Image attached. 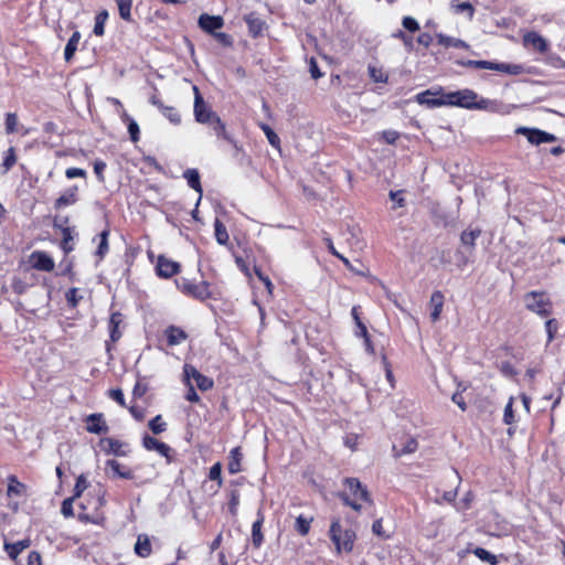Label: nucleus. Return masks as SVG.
<instances>
[{
	"label": "nucleus",
	"mask_w": 565,
	"mask_h": 565,
	"mask_svg": "<svg viewBox=\"0 0 565 565\" xmlns=\"http://www.w3.org/2000/svg\"><path fill=\"white\" fill-rule=\"evenodd\" d=\"M446 106L460 107L470 110H487L498 113L502 108V103L479 97L478 94L469 88L455 92H446Z\"/></svg>",
	"instance_id": "nucleus-1"
},
{
	"label": "nucleus",
	"mask_w": 565,
	"mask_h": 565,
	"mask_svg": "<svg viewBox=\"0 0 565 565\" xmlns=\"http://www.w3.org/2000/svg\"><path fill=\"white\" fill-rule=\"evenodd\" d=\"M456 63L465 67L498 71L510 75L523 73V66L520 64L498 63L486 60H459Z\"/></svg>",
	"instance_id": "nucleus-2"
},
{
	"label": "nucleus",
	"mask_w": 565,
	"mask_h": 565,
	"mask_svg": "<svg viewBox=\"0 0 565 565\" xmlns=\"http://www.w3.org/2000/svg\"><path fill=\"white\" fill-rule=\"evenodd\" d=\"M330 537L335 545L338 552H351L353 550V541L350 535V529L340 520H333L330 526Z\"/></svg>",
	"instance_id": "nucleus-3"
},
{
	"label": "nucleus",
	"mask_w": 565,
	"mask_h": 565,
	"mask_svg": "<svg viewBox=\"0 0 565 565\" xmlns=\"http://www.w3.org/2000/svg\"><path fill=\"white\" fill-rule=\"evenodd\" d=\"M525 306L529 310L548 317L552 313V301L544 297V294L530 291L525 295Z\"/></svg>",
	"instance_id": "nucleus-4"
},
{
	"label": "nucleus",
	"mask_w": 565,
	"mask_h": 565,
	"mask_svg": "<svg viewBox=\"0 0 565 565\" xmlns=\"http://www.w3.org/2000/svg\"><path fill=\"white\" fill-rule=\"evenodd\" d=\"M363 509L369 516H375L374 502L370 491L355 478V513H360Z\"/></svg>",
	"instance_id": "nucleus-5"
},
{
	"label": "nucleus",
	"mask_w": 565,
	"mask_h": 565,
	"mask_svg": "<svg viewBox=\"0 0 565 565\" xmlns=\"http://www.w3.org/2000/svg\"><path fill=\"white\" fill-rule=\"evenodd\" d=\"M446 92L443 87H438L437 89L429 88L424 92L418 93L415 96V100L423 106L428 108H436L446 106Z\"/></svg>",
	"instance_id": "nucleus-6"
},
{
	"label": "nucleus",
	"mask_w": 565,
	"mask_h": 565,
	"mask_svg": "<svg viewBox=\"0 0 565 565\" xmlns=\"http://www.w3.org/2000/svg\"><path fill=\"white\" fill-rule=\"evenodd\" d=\"M515 132L524 136L527 141L532 145L539 146L541 143L555 142L557 137L545 130L530 127H519Z\"/></svg>",
	"instance_id": "nucleus-7"
},
{
	"label": "nucleus",
	"mask_w": 565,
	"mask_h": 565,
	"mask_svg": "<svg viewBox=\"0 0 565 565\" xmlns=\"http://www.w3.org/2000/svg\"><path fill=\"white\" fill-rule=\"evenodd\" d=\"M183 375H184V380H185V383H191L190 381L191 380H194L195 381V384L196 386L201 390V391H207L210 388L213 387L214 385V382L212 379L203 375L202 373H200L193 365L191 364H185L183 366Z\"/></svg>",
	"instance_id": "nucleus-8"
},
{
	"label": "nucleus",
	"mask_w": 565,
	"mask_h": 565,
	"mask_svg": "<svg viewBox=\"0 0 565 565\" xmlns=\"http://www.w3.org/2000/svg\"><path fill=\"white\" fill-rule=\"evenodd\" d=\"M195 121L199 124H209L218 115L209 106L204 99H196L193 107Z\"/></svg>",
	"instance_id": "nucleus-9"
},
{
	"label": "nucleus",
	"mask_w": 565,
	"mask_h": 565,
	"mask_svg": "<svg viewBox=\"0 0 565 565\" xmlns=\"http://www.w3.org/2000/svg\"><path fill=\"white\" fill-rule=\"evenodd\" d=\"M198 23L203 31L214 35L216 33L215 31L224 25V20L221 15H210L207 13H202L199 17Z\"/></svg>",
	"instance_id": "nucleus-10"
},
{
	"label": "nucleus",
	"mask_w": 565,
	"mask_h": 565,
	"mask_svg": "<svg viewBox=\"0 0 565 565\" xmlns=\"http://www.w3.org/2000/svg\"><path fill=\"white\" fill-rule=\"evenodd\" d=\"M100 449L106 454H113L115 456L124 457L127 456L128 450H126L127 445L114 438H102L99 440Z\"/></svg>",
	"instance_id": "nucleus-11"
},
{
	"label": "nucleus",
	"mask_w": 565,
	"mask_h": 565,
	"mask_svg": "<svg viewBox=\"0 0 565 565\" xmlns=\"http://www.w3.org/2000/svg\"><path fill=\"white\" fill-rule=\"evenodd\" d=\"M106 473L110 478H121V479H134V473L126 466H122L115 459H110L106 461Z\"/></svg>",
	"instance_id": "nucleus-12"
},
{
	"label": "nucleus",
	"mask_w": 565,
	"mask_h": 565,
	"mask_svg": "<svg viewBox=\"0 0 565 565\" xmlns=\"http://www.w3.org/2000/svg\"><path fill=\"white\" fill-rule=\"evenodd\" d=\"M33 268L43 271H52L54 269V260L44 252H33L30 256Z\"/></svg>",
	"instance_id": "nucleus-13"
},
{
	"label": "nucleus",
	"mask_w": 565,
	"mask_h": 565,
	"mask_svg": "<svg viewBox=\"0 0 565 565\" xmlns=\"http://www.w3.org/2000/svg\"><path fill=\"white\" fill-rule=\"evenodd\" d=\"M355 335L363 339L364 350L369 354H374V347H373V342L371 339V334H370L366 326L360 319L356 311H355Z\"/></svg>",
	"instance_id": "nucleus-14"
},
{
	"label": "nucleus",
	"mask_w": 565,
	"mask_h": 565,
	"mask_svg": "<svg viewBox=\"0 0 565 565\" xmlns=\"http://www.w3.org/2000/svg\"><path fill=\"white\" fill-rule=\"evenodd\" d=\"M86 423L88 433L100 435L108 431V426L103 419V414H90L87 416Z\"/></svg>",
	"instance_id": "nucleus-15"
},
{
	"label": "nucleus",
	"mask_w": 565,
	"mask_h": 565,
	"mask_svg": "<svg viewBox=\"0 0 565 565\" xmlns=\"http://www.w3.org/2000/svg\"><path fill=\"white\" fill-rule=\"evenodd\" d=\"M180 265L163 256L158 258L157 273L159 276L169 278L179 271Z\"/></svg>",
	"instance_id": "nucleus-16"
},
{
	"label": "nucleus",
	"mask_w": 565,
	"mask_h": 565,
	"mask_svg": "<svg viewBox=\"0 0 565 565\" xmlns=\"http://www.w3.org/2000/svg\"><path fill=\"white\" fill-rule=\"evenodd\" d=\"M178 286L183 292L198 299H204L209 296V290L205 284L195 285L183 279V281Z\"/></svg>",
	"instance_id": "nucleus-17"
},
{
	"label": "nucleus",
	"mask_w": 565,
	"mask_h": 565,
	"mask_svg": "<svg viewBox=\"0 0 565 565\" xmlns=\"http://www.w3.org/2000/svg\"><path fill=\"white\" fill-rule=\"evenodd\" d=\"M525 45H532L540 53H545L548 50L547 41L537 32L531 31L523 36Z\"/></svg>",
	"instance_id": "nucleus-18"
},
{
	"label": "nucleus",
	"mask_w": 565,
	"mask_h": 565,
	"mask_svg": "<svg viewBox=\"0 0 565 565\" xmlns=\"http://www.w3.org/2000/svg\"><path fill=\"white\" fill-rule=\"evenodd\" d=\"M142 445L147 450H156L163 457H169V452L171 448L164 443L159 441L158 439L146 435L142 439Z\"/></svg>",
	"instance_id": "nucleus-19"
},
{
	"label": "nucleus",
	"mask_w": 565,
	"mask_h": 565,
	"mask_svg": "<svg viewBox=\"0 0 565 565\" xmlns=\"http://www.w3.org/2000/svg\"><path fill=\"white\" fill-rule=\"evenodd\" d=\"M244 20L247 23L248 32L253 38L262 34L265 28V22L255 12L246 14Z\"/></svg>",
	"instance_id": "nucleus-20"
},
{
	"label": "nucleus",
	"mask_w": 565,
	"mask_h": 565,
	"mask_svg": "<svg viewBox=\"0 0 565 565\" xmlns=\"http://www.w3.org/2000/svg\"><path fill=\"white\" fill-rule=\"evenodd\" d=\"M444 299H445L444 295L439 290L434 291L430 297V302H429L430 307H431L430 319L433 322H436L440 318V313H441L443 307H444Z\"/></svg>",
	"instance_id": "nucleus-21"
},
{
	"label": "nucleus",
	"mask_w": 565,
	"mask_h": 565,
	"mask_svg": "<svg viewBox=\"0 0 565 565\" xmlns=\"http://www.w3.org/2000/svg\"><path fill=\"white\" fill-rule=\"evenodd\" d=\"M31 545L30 539H24L15 543L4 542V550L12 561H17L18 556L22 551Z\"/></svg>",
	"instance_id": "nucleus-22"
},
{
	"label": "nucleus",
	"mask_w": 565,
	"mask_h": 565,
	"mask_svg": "<svg viewBox=\"0 0 565 565\" xmlns=\"http://www.w3.org/2000/svg\"><path fill=\"white\" fill-rule=\"evenodd\" d=\"M183 177L188 181L189 186L199 193V199L196 202V205H199L203 193L199 171L196 169H188L183 173Z\"/></svg>",
	"instance_id": "nucleus-23"
},
{
	"label": "nucleus",
	"mask_w": 565,
	"mask_h": 565,
	"mask_svg": "<svg viewBox=\"0 0 565 565\" xmlns=\"http://www.w3.org/2000/svg\"><path fill=\"white\" fill-rule=\"evenodd\" d=\"M207 125L211 127V129L215 132V135L218 138H222L228 142L235 145L233 138L227 134L226 126H225L224 121L220 118V116L215 117V119L210 121Z\"/></svg>",
	"instance_id": "nucleus-24"
},
{
	"label": "nucleus",
	"mask_w": 565,
	"mask_h": 565,
	"mask_svg": "<svg viewBox=\"0 0 565 565\" xmlns=\"http://www.w3.org/2000/svg\"><path fill=\"white\" fill-rule=\"evenodd\" d=\"M166 335H167V340H168V344L169 345L180 344L181 342H183L188 338V335H186L184 330H182V329H180L178 327H174V326H170L166 330Z\"/></svg>",
	"instance_id": "nucleus-25"
},
{
	"label": "nucleus",
	"mask_w": 565,
	"mask_h": 565,
	"mask_svg": "<svg viewBox=\"0 0 565 565\" xmlns=\"http://www.w3.org/2000/svg\"><path fill=\"white\" fill-rule=\"evenodd\" d=\"M436 39H437L438 44H440L445 47L452 46V47L465 49V50H468L470 47L469 44L466 43L465 41L445 35L443 33H438L436 35Z\"/></svg>",
	"instance_id": "nucleus-26"
},
{
	"label": "nucleus",
	"mask_w": 565,
	"mask_h": 565,
	"mask_svg": "<svg viewBox=\"0 0 565 565\" xmlns=\"http://www.w3.org/2000/svg\"><path fill=\"white\" fill-rule=\"evenodd\" d=\"M135 552L140 557H148L151 554V543L148 535H138L135 544Z\"/></svg>",
	"instance_id": "nucleus-27"
},
{
	"label": "nucleus",
	"mask_w": 565,
	"mask_h": 565,
	"mask_svg": "<svg viewBox=\"0 0 565 565\" xmlns=\"http://www.w3.org/2000/svg\"><path fill=\"white\" fill-rule=\"evenodd\" d=\"M418 443L415 438H408L402 446L398 448L397 445H393V454L395 458H399L403 455L413 454L417 450Z\"/></svg>",
	"instance_id": "nucleus-28"
},
{
	"label": "nucleus",
	"mask_w": 565,
	"mask_h": 565,
	"mask_svg": "<svg viewBox=\"0 0 565 565\" xmlns=\"http://www.w3.org/2000/svg\"><path fill=\"white\" fill-rule=\"evenodd\" d=\"M263 522H264V518L260 514V512H258V519L253 523V526H252V542L256 548H258L262 545L263 540H264V536L262 533Z\"/></svg>",
	"instance_id": "nucleus-29"
},
{
	"label": "nucleus",
	"mask_w": 565,
	"mask_h": 565,
	"mask_svg": "<svg viewBox=\"0 0 565 565\" xmlns=\"http://www.w3.org/2000/svg\"><path fill=\"white\" fill-rule=\"evenodd\" d=\"M242 452L239 447H235L230 452L228 472L235 475L241 471Z\"/></svg>",
	"instance_id": "nucleus-30"
},
{
	"label": "nucleus",
	"mask_w": 565,
	"mask_h": 565,
	"mask_svg": "<svg viewBox=\"0 0 565 565\" xmlns=\"http://www.w3.org/2000/svg\"><path fill=\"white\" fill-rule=\"evenodd\" d=\"M9 484L7 494L8 497L12 495H22L26 491V486L18 480L15 476H9L8 478Z\"/></svg>",
	"instance_id": "nucleus-31"
},
{
	"label": "nucleus",
	"mask_w": 565,
	"mask_h": 565,
	"mask_svg": "<svg viewBox=\"0 0 565 565\" xmlns=\"http://www.w3.org/2000/svg\"><path fill=\"white\" fill-rule=\"evenodd\" d=\"M79 40H81V33L78 31H75L72 34V36L70 38V40L67 41L65 50H64V58L66 62H70L73 58V56L77 50Z\"/></svg>",
	"instance_id": "nucleus-32"
},
{
	"label": "nucleus",
	"mask_w": 565,
	"mask_h": 565,
	"mask_svg": "<svg viewBox=\"0 0 565 565\" xmlns=\"http://www.w3.org/2000/svg\"><path fill=\"white\" fill-rule=\"evenodd\" d=\"M481 235V231L479 228L475 230H466L460 235L461 244L470 249L475 248L476 239Z\"/></svg>",
	"instance_id": "nucleus-33"
},
{
	"label": "nucleus",
	"mask_w": 565,
	"mask_h": 565,
	"mask_svg": "<svg viewBox=\"0 0 565 565\" xmlns=\"http://www.w3.org/2000/svg\"><path fill=\"white\" fill-rule=\"evenodd\" d=\"M122 322V315L120 312H114L110 316L109 320V327H110V339L113 342H116L121 337V333L119 332L118 328L119 324Z\"/></svg>",
	"instance_id": "nucleus-34"
},
{
	"label": "nucleus",
	"mask_w": 565,
	"mask_h": 565,
	"mask_svg": "<svg viewBox=\"0 0 565 565\" xmlns=\"http://www.w3.org/2000/svg\"><path fill=\"white\" fill-rule=\"evenodd\" d=\"M108 19V12L103 10L98 12L95 17V25H94V34L97 36H103L105 33V23Z\"/></svg>",
	"instance_id": "nucleus-35"
},
{
	"label": "nucleus",
	"mask_w": 565,
	"mask_h": 565,
	"mask_svg": "<svg viewBox=\"0 0 565 565\" xmlns=\"http://www.w3.org/2000/svg\"><path fill=\"white\" fill-rule=\"evenodd\" d=\"M214 230H215V238H216L217 243L221 245L227 244L228 238H230L227 230H226L225 225L218 218H216L214 222Z\"/></svg>",
	"instance_id": "nucleus-36"
},
{
	"label": "nucleus",
	"mask_w": 565,
	"mask_h": 565,
	"mask_svg": "<svg viewBox=\"0 0 565 565\" xmlns=\"http://www.w3.org/2000/svg\"><path fill=\"white\" fill-rule=\"evenodd\" d=\"M118 7L119 15L122 20L131 21L132 0H115Z\"/></svg>",
	"instance_id": "nucleus-37"
},
{
	"label": "nucleus",
	"mask_w": 565,
	"mask_h": 565,
	"mask_svg": "<svg viewBox=\"0 0 565 565\" xmlns=\"http://www.w3.org/2000/svg\"><path fill=\"white\" fill-rule=\"evenodd\" d=\"M472 553L482 562H487L490 565H498L497 556L483 547H476L472 550Z\"/></svg>",
	"instance_id": "nucleus-38"
},
{
	"label": "nucleus",
	"mask_w": 565,
	"mask_h": 565,
	"mask_svg": "<svg viewBox=\"0 0 565 565\" xmlns=\"http://www.w3.org/2000/svg\"><path fill=\"white\" fill-rule=\"evenodd\" d=\"M77 188H74L64 194H62L56 201H55V207L60 209L62 206L71 205L76 202V192Z\"/></svg>",
	"instance_id": "nucleus-39"
},
{
	"label": "nucleus",
	"mask_w": 565,
	"mask_h": 565,
	"mask_svg": "<svg viewBox=\"0 0 565 565\" xmlns=\"http://www.w3.org/2000/svg\"><path fill=\"white\" fill-rule=\"evenodd\" d=\"M160 110L162 115L173 125H179L181 122V116L174 107L164 105Z\"/></svg>",
	"instance_id": "nucleus-40"
},
{
	"label": "nucleus",
	"mask_w": 565,
	"mask_h": 565,
	"mask_svg": "<svg viewBox=\"0 0 565 565\" xmlns=\"http://www.w3.org/2000/svg\"><path fill=\"white\" fill-rule=\"evenodd\" d=\"M311 519L299 515L296 519L295 529L300 535H307L310 530Z\"/></svg>",
	"instance_id": "nucleus-41"
},
{
	"label": "nucleus",
	"mask_w": 565,
	"mask_h": 565,
	"mask_svg": "<svg viewBox=\"0 0 565 565\" xmlns=\"http://www.w3.org/2000/svg\"><path fill=\"white\" fill-rule=\"evenodd\" d=\"M393 38L402 40L408 53L414 51L413 38L407 35L403 30H397L395 33H393Z\"/></svg>",
	"instance_id": "nucleus-42"
},
{
	"label": "nucleus",
	"mask_w": 565,
	"mask_h": 565,
	"mask_svg": "<svg viewBox=\"0 0 565 565\" xmlns=\"http://www.w3.org/2000/svg\"><path fill=\"white\" fill-rule=\"evenodd\" d=\"M355 275L367 277L372 282H379L381 287L385 290L387 298L392 299V294L386 289L385 285L381 282L376 277L371 276L367 268H365L364 266H362V268L355 267Z\"/></svg>",
	"instance_id": "nucleus-43"
},
{
	"label": "nucleus",
	"mask_w": 565,
	"mask_h": 565,
	"mask_svg": "<svg viewBox=\"0 0 565 565\" xmlns=\"http://www.w3.org/2000/svg\"><path fill=\"white\" fill-rule=\"evenodd\" d=\"M259 127L266 135L268 142L274 147H278L280 140L277 134L266 124H259Z\"/></svg>",
	"instance_id": "nucleus-44"
},
{
	"label": "nucleus",
	"mask_w": 565,
	"mask_h": 565,
	"mask_svg": "<svg viewBox=\"0 0 565 565\" xmlns=\"http://www.w3.org/2000/svg\"><path fill=\"white\" fill-rule=\"evenodd\" d=\"M108 231L100 233V242L96 250V255L99 256V258H103L108 252Z\"/></svg>",
	"instance_id": "nucleus-45"
},
{
	"label": "nucleus",
	"mask_w": 565,
	"mask_h": 565,
	"mask_svg": "<svg viewBox=\"0 0 565 565\" xmlns=\"http://www.w3.org/2000/svg\"><path fill=\"white\" fill-rule=\"evenodd\" d=\"M148 425H149V428L151 429V431L156 435L164 431L166 426H167L166 423L162 422V418L160 415H157L154 418H152Z\"/></svg>",
	"instance_id": "nucleus-46"
},
{
	"label": "nucleus",
	"mask_w": 565,
	"mask_h": 565,
	"mask_svg": "<svg viewBox=\"0 0 565 565\" xmlns=\"http://www.w3.org/2000/svg\"><path fill=\"white\" fill-rule=\"evenodd\" d=\"M515 420L514 417V411H513V397H510L508 404L504 407V414H503V423L505 425H511Z\"/></svg>",
	"instance_id": "nucleus-47"
},
{
	"label": "nucleus",
	"mask_w": 565,
	"mask_h": 565,
	"mask_svg": "<svg viewBox=\"0 0 565 565\" xmlns=\"http://www.w3.org/2000/svg\"><path fill=\"white\" fill-rule=\"evenodd\" d=\"M17 162L15 151L13 147H10L4 157L2 167L4 168V173L9 171Z\"/></svg>",
	"instance_id": "nucleus-48"
},
{
	"label": "nucleus",
	"mask_w": 565,
	"mask_h": 565,
	"mask_svg": "<svg viewBox=\"0 0 565 565\" xmlns=\"http://www.w3.org/2000/svg\"><path fill=\"white\" fill-rule=\"evenodd\" d=\"M72 241H73V236H72L71 228L70 227L63 228L62 248L64 249L65 253H70L71 250H73Z\"/></svg>",
	"instance_id": "nucleus-49"
},
{
	"label": "nucleus",
	"mask_w": 565,
	"mask_h": 565,
	"mask_svg": "<svg viewBox=\"0 0 565 565\" xmlns=\"http://www.w3.org/2000/svg\"><path fill=\"white\" fill-rule=\"evenodd\" d=\"M18 116L14 113H8L6 117V131L7 134H13L17 131Z\"/></svg>",
	"instance_id": "nucleus-50"
},
{
	"label": "nucleus",
	"mask_w": 565,
	"mask_h": 565,
	"mask_svg": "<svg viewBox=\"0 0 565 565\" xmlns=\"http://www.w3.org/2000/svg\"><path fill=\"white\" fill-rule=\"evenodd\" d=\"M402 25L406 31L411 33L419 30V23L413 17H404L402 20Z\"/></svg>",
	"instance_id": "nucleus-51"
},
{
	"label": "nucleus",
	"mask_w": 565,
	"mask_h": 565,
	"mask_svg": "<svg viewBox=\"0 0 565 565\" xmlns=\"http://www.w3.org/2000/svg\"><path fill=\"white\" fill-rule=\"evenodd\" d=\"M87 487H88V482H87L86 478L83 475H81L76 480L73 498L76 499V498L81 497V494L84 492V490Z\"/></svg>",
	"instance_id": "nucleus-52"
},
{
	"label": "nucleus",
	"mask_w": 565,
	"mask_h": 565,
	"mask_svg": "<svg viewBox=\"0 0 565 565\" xmlns=\"http://www.w3.org/2000/svg\"><path fill=\"white\" fill-rule=\"evenodd\" d=\"M545 328H546V332H547L548 342H551L555 338V334L557 332V328H558L557 320L554 318L548 319L545 322Z\"/></svg>",
	"instance_id": "nucleus-53"
},
{
	"label": "nucleus",
	"mask_w": 565,
	"mask_h": 565,
	"mask_svg": "<svg viewBox=\"0 0 565 565\" xmlns=\"http://www.w3.org/2000/svg\"><path fill=\"white\" fill-rule=\"evenodd\" d=\"M369 74L375 83L387 82V76H384L382 70L376 68L375 66H369Z\"/></svg>",
	"instance_id": "nucleus-54"
},
{
	"label": "nucleus",
	"mask_w": 565,
	"mask_h": 565,
	"mask_svg": "<svg viewBox=\"0 0 565 565\" xmlns=\"http://www.w3.org/2000/svg\"><path fill=\"white\" fill-rule=\"evenodd\" d=\"M74 498L71 497V498H67L63 501L62 503V507H61V513L65 516V518H71L74 515V512H73V502H74Z\"/></svg>",
	"instance_id": "nucleus-55"
},
{
	"label": "nucleus",
	"mask_w": 565,
	"mask_h": 565,
	"mask_svg": "<svg viewBox=\"0 0 565 565\" xmlns=\"http://www.w3.org/2000/svg\"><path fill=\"white\" fill-rule=\"evenodd\" d=\"M128 132L134 142L139 140V126L134 119H129Z\"/></svg>",
	"instance_id": "nucleus-56"
},
{
	"label": "nucleus",
	"mask_w": 565,
	"mask_h": 565,
	"mask_svg": "<svg viewBox=\"0 0 565 565\" xmlns=\"http://www.w3.org/2000/svg\"><path fill=\"white\" fill-rule=\"evenodd\" d=\"M221 473H222V466L220 462H216L215 465H213L211 467L209 478L211 480L218 481V483L221 484V482H222Z\"/></svg>",
	"instance_id": "nucleus-57"
},
{
	"label": "nucleus",
	"mask_w": 565,
	"mask_h": 565,
	"mask_svg": "<svg viewBox=\"0 0 565 565\" xmlns=\"http://www.w3.org/2000/svg\"><path fill=\"white\" fill-rule=\"evenodd\" d=\"M456 12H458V13L468 12L469 18H472V15L475 13V8L469 1H465V2L458 3L456 6Z\"/></svg>",
	"instance_id": "nucleus-58"
},
{
	"label": "nucleus",
	"mask_w": 565,
	"mask_h": 565,
	"mask_svg": "<svg viewBox=\"0 0 565 565\" xmlns=\"http://www.w3.org/2000/svg\"><path fill=\"white\" fill-rule=\"evenodd\" d=\"M402 191H390V199L395 202L394 209L396 206L402 207L405 205V199L402 195Z\"/></svg>",
	"instance_id": "nucleus-59"
},
{
	"label": "nucleus",
	"mask_w": 565,
	"mask_h": 565,
	"mask_svg": "<svg viewBox=\"0 0 565 565\" xmlns=\"http://www.w3.org/2000/svg\"><path fill=\"white\" fill-rule=\"evenodd\" d=\"M238 504H239V494L237 491H232L231 500L228 503V509L233 515L236 514Z\"/></svg>",
	"instance_id": "nucleus-60"
},
{
	"label": "nucleus",
	"mask_w": 565,
	"mask_h": 565,
	"mask_svg": "<svg viewBox=\"0 0 565 565\" xmlns=\"http://www.w3.org/2000/svg\"><path fill=\"white\" fill-rule=\"evenodd\" d=\"M382 137L388 145H394L399 137V134L395 130H385L382 132Z\"/></svg>",
	"instance_id": "nucleus-61"
},
{
	"label": "nucleus",
	"mask_w": 565,
	"mask_h": 565,
	"mask_svg": "<svg viewBox=\"0 0 565 565\" xmlns=\"http://www.w3.org/2000/svg\"><path fill=\"white\" fill-rule=\"evenodd\" d=\"M26 284L20 278H14L12 281V290L18 295H22L26 290Z\"/></svg>",
	"instance_id": "nucleus-62"
},
{
	"label": "nucleus",
	"mask_w": 565,
	"mask_h": 565,
	"mask_svg": "<svg viewBox=\"0 0 565 565\" xmlns=\"http://www.w3.org/2000/svg\"><path fill=\"white\" fill-rule=\"evenodd\" d=\"M451 401H452L456 405H458V407H459L462 412H465V411L467 409V404H466V402H465V399H463V396H462L461 392H455V393L452 394V396H451Z\"/></svg>",
	"instance_id": "nucleus-63"
},
{
	"label": "nucleus",
	"mask_w": 565,
	"mask_h": 565,
	"mask_svg": "<svg viewBox=\"0 0 565 565\" xmlns=\"http://www.w3.org/2000/svg\"><path fill=\"white\" fill-rule=\"evenodd\" d=\"M309 71L313 79H318L322 76V73L320 72L318 64L313 57L310 58Z\"/></svg>",
	"instance_id": "nucleus-64"
}]
</instances>
